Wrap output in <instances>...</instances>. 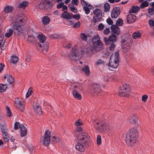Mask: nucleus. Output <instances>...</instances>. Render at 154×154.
<instances>
[{
    "instance_id": "nucleus-48",
    "label": "nucleus",
    "mask_w": 154,
    "mask_h": 154,
    "mask_svg": "<svg viewBox=\"0 0 154 154\" xmlns=\"http://www.w3.org/2000/svg\"><path fill=\"white\" fill-rule=\"evenodd\" d=\"M6 109L7 116L8 117H10L11 116V113L9 108L7 107H6Z\"/></svg>"
},
{
    "instance_id": "nucleus-21",
    "label": "nucleus",
    "mask_w": 154,
    "mask_h": 154,
    "mask_svg": "<svg viewBox=\"0 0 154 154\" xmlns=\"http://www.w3.org/2000/svg\"><path fill=\"white\" fill-rule=\"evenodd\" d=\"M93 92L97 94H99L101 91L99 85L98 84H94L93 85Z\"/></svg>"
},
{
    "instance_id": "nucleus-36",
    "label": "nucleus",
    "mask_w": 154,
    "mask_h": 154,
    "mask_svg": "<svg viewBox=\"0 0 154 154\" xmlns=\"http://www.w3.org/2000/svg\"><path fill=\"white\" fill-rule=\"evenodd\" d=\"M94 127L97 129H100L101 127V125L97 121H94L93 123Z\"/></svg>"
},
{
    "instance_id": "nucleus-22",
    "label": "nucleus",
    "mask_w": 154,
    "mask_h": 154,
    "mask_svg": "<svg viewBox=\"0 0 154 154\" xmlns=\"http://www.w3.org/2000/svg\"><path fill=\"white\" fill-rule=\"evenodd\" d=\"M34 110L38 115H40L42 114V108L39 105L34 106Z\"/></svg>"
},
{
    "instance_id": "nucleus-60",
    "label": "nucleus",
    "mask_w": 154,
    "mask_h": 154,
    "mask_svg": "<svg viewBox=\"0 0 154 154\" xmlns=\"http://www.w3.org/2000/svg\"><path fill=\"white\" fill-rule=\"evenodd\" d=\"M148 98V96L147 95H144L142 96V100L143 101L145 102L146 101Z\"/></svg>"
},
{
    "instance_id": "nucleus-28",
    "label": "nucleus",
    "mask_w": 154,
    "mask_h": 154,
    "mask_svg": "<svg viewBox=\"0 0 154 154\" xmlns=\"http://www.w3.org/2000/svg\"><path fill=\"white\" fill-rule=\"evenodd\" d=\"M50 21L49 17L47 16L44 17L42 19V21L43 24L45 25L48 24Z\"/></svg>"
},
{
    "instance_id": "nucleus-30",
    "label": "nucleus",
    "mask_w": 154,
    "mask_h": 154,
    "mask_svg": "<svg viewBox=\"0 0 154 154\" xmlns=\"http://www.w3.org/2000/svg\"><path fill=\"white\" fill-rule=\"evenodd\" d=\"M29 3L26 1H24L19 4L18 6L19 8H24L26 7L27 6Z\"/></svg>"
},
{
    "instance_id": "nucleus-31",
    "label": "nucleus",
    "mask_w": 154,
    "mask_h": 154,
    "mask_svg": "<svg viewBox=\"0 0 154 154\" xmlns=\"http://www.w3.org/2000/svg\"><path fill=\"white\" fill-rule=\"evenodd\" d=\"M141 34L138 32L136 31L132 35V37L134 39L139 38L141 36Z\"/></svg>"
},
{
    "instance_id": "nucleus-20",
    "label": "nucleus",
    "mask_w": 154,
    "mask_h": 154,
    "mask_svg": "<svg viewBox=\"0 0 154 154\" xmlns=\"http://www.w3.org/2000/svg\"><path fill=\"white\" fill-rule=\"evenodd\" d=\"M4 78L5 79H6L7 81L10 84L12 83L14 81L13 78L10 75H5Z\"/></svg>"
},
{
    "instance_id": "nucleus-1",
    "label": "nucleus",
    "mask_w": 154,
    "mask_h": 154,
    "mask_svg": "<svg viewBox=\"0 0 154 154\" xmlns=\"http://www.w3.org/2000/svg\"><path fill=\"white\" fill-rule=\"evenodd\" d=\"M138 136L137 129L134 128L129 130L126 134L125 141L128 144H134L137 143V138Z\"/></svg>"
},
{
    "instance_id": "nucleus-64",
    "label": "nucleus",
    "mask_w": 154,
    "mask_h": 154,
    "mask_svg": "<svg viewBox=\"0 0 154 154\" xmlns=\"http://www.w3.org/2000/svg\"><path fill=\"white\" fill-rule=\"evenodd\" d=\"M64 5V3L63 2L58 3L57 5V8L60 9Z\"/></svg>"
},
{
    "instance_id": "nucleus-19",
    "label": "nucleus",
    "mask_w": 154,
    "mask_h": 154,
    "mask_svg": "<svg viewBox=\"0 0 154 154\" xmlns=\"http://www.w3.org/2000/svg\"><path fill=\"white\" fill-rule=\"evenodd\" d=\"M129 123L135 124L137 121V118L134 115H131L128 119Z\"/></svg>"
},
{
    "instance_id": "nucleus-49",
    "label": "nucleus",
    "mask_w": 154,
    "mask_h": 154,
    "mask_svg": "<svg viewBox=\"0 0 154 154\" xmlns=\"http://www.w3.org/2000/svg\"><path fill=\"white\" fill-rule=\"evenodd\" d=\"M75 124L77 126H80L82 125V122L80 119H78L75 122Z\"/></svg>"
},
{
    "instance_id": "nucleus-4",
    "label": "nucleus",
    "mask_w": 154,
    "mask_h": 154,
    "mask_svg": "<svg viewBox=\"0 0 154 154\" xmlns=\"http://www.w3.org/2000/svg\"><path fill=\"white\" fill-rule=\"evenodd\" d=\"M85 51V50L83 48H78L75 46L72 48V50L71 54L69 55L71 60H74L75 58L77 57H81V55Z\"/></svg>"
},
{
    "instance_id": "nucleus-42",
    "label": "nucleus",
    "mask_w": 154,
    "mask_h": 154,
    "mask_svg": "<svg viewBox=\"0 0 154 154\" xmlns=\"http://www.w3.org/2000/svg\"><path fill=\"white\" fill-rule=\"evenodd\" d=\"M110 46L109 47V49L111 51H113L115 48L116 47V45L114 43L111 42L109 43Z\"/></svg>"
},
{
    "instance_id": "nucleus-41",
    "label": "nucleus",
    "mask_w": 154,
    "mask_h": 154,
    "mask_svg": "<svg viewBox=\"0 0 154 154\" xmlns=\"http://www.w3.org/2000/svg\"><path fill=\"white\" fill-rule=\"evenodd\" d=\"M2 135L4 140L6 142H8L9 140V137L8 133L2 134Z\"/></svg>"
},
{
    "instance_id": "nucleus-33",
    "label": "nucleus",
    "mask_w": 154,
    "mask_h": 154,
    "mask_svg": "<svg viewBox=\"0 0 154 154\" xmlns=\"http://www.w3.org/2000/svg\"><path fill=\"white\" fill-rule=\"evenodd\" d=\"M50 138L44 137L43 140H42L41 142L44 144H49L50 141Z\"/></svg>"
},
{
    "instance_id": "nucleus-35",
    "label": "nucleus",
    "mask_w": 154,
    "mask_h": 154,
    "mask_svg": "<svg viewBox=\"0 0 154 154\" xmlns=\"http://www.w3.org/2000/svg\"><path fill=\"white\" fill-rule=\"evenodd\" d=\"M62 17L64 19H69L71 18V16L66 11H64L62 14Z\"/></svg>"
},
{
    "instance_id": "nucleus-32",
    "label": "nucleus",
    "mask_w": 154,
    "mask_h": 154,
    "mask_svg": "<svg viewBox=\"0 0 154 154\" xmlns=\"http://www.w3.org/2000/svg\"><path fill=\"white\" fill-rule=\"evenodd\" d=\"M92 6L90 5H88L87 6H84L83 9L86 14H89L90 12V9L91 8Z\"/></svg>"
},
{
    "instance_id": "nucleus-53",
    "label": "nucleus",
    "mask_w": 154,
    "mask_h": 154,
    "mask_svg": "<svg viewBox=\"0 0 154 154\" xmlns=\"http://www.w3.org/2000/svg\"><path fill=\"white\" fill-rule=\"evenodd\" d=\"M32 93V89L29 88L26 94V97H29Z\"/></svg>"
},
{
    "instance_id": "nucleus-39",
    "label": "nucleus",
    "mask_w": 154,
    "mask_h": 154,
    "mask_svg": "<svg viewBox=\"0 0 154 154\" xmlns=\"http://www.w3.org/2000/svg\"><path fill=\"white\" fill-rule=\"evenodd\" d=\"M18 58L15 56H12L11 58V60L13 63H16L18 61Z\"/></svg>"
},
{
    "instance_id": "nucleus-17",
    "label": "nucleus",
    "mask_w": 154,
    "mask_h": 154,
    "mask_svg": "<svg viewBox=\"0 0 154 154\" xmlns=\"http://www.w3.org/2000/svg\"><path fill=\"white\" fill-rule=\"evenodd\" d=\"M14 10V7L8 5L3 8V11L6 13H11Z\"/></svg>"
},
{
    "instance_id": "nucleus-5",
    "label": "nucleus",
    "mask_w": 154,
    "mask_h": 154,
    "mask_svg": "<svg viewBox=\"0 0 154 154\" xmlns=\"http://www.w3.org/2000/svg\"><path fill=\"white\" fill-rule=\"evenodd\" d=\"M122 44H123V48L127 51L130 48V46L132 44V37L129 34H126L123 35L122 38Z\"/></svg>"
},
{
    "instance_id": "nucleus-58",
    "label": "nucleus",
    "mask_w": 154,
    "mask_h": 154,
    "mask_svg": "<svg viewBox=\"0 0 154 154\" xmlns=\"http://www.w3.org/2000/svg\"><path fill=\"white\" fill-rule=\"evenodd\" d=\"M106 22L109 25H112L113 23L112 20L110 18H108L107 19Z\"/></svg>"
},
{
    "instance_id": "nucleus-54",
    "label": "nucleus",
    "mask_w": 154,
    "mask_h": 154,
    "mask_svg": "<svg viewBox=\"0 0 154 154\" xmlns=\"http://www.w3.org/2000/svg\"><path fill=\"white\" fill-rule=\"evenodd\" d=\"M97 144H100L101 143V137L100 135L97 136Z\"/></svg>"
},
{
    "instance_id": "nucleus-40",
    "label": "nucleus",
    "mask_w": 154,
    "mask_h": 154,
    "mask_svg": "<svg viewBox=\"0 0 154 154\" xmlns=\"http://www.w3.org/2000/svg\"><path fill=\"white\" fill-rule=\"evenodd\" d=\"M1 129L2 134L7 133V129L5 125H2L1 126Z\"/></svg>"
},
{
    "instance_id": "nucleus-23",
    "label": "nucleus",
    "mask_w": 154,
    "mask_h": 154,
    "mask_svg": "<svg viewBox=\"0 0 154 154\" xmlns=\"http://www.w3.org/2000/svg\"><path fill=\"white\" fill-rule=\"evenodd\" d=\"M38 40L40 43H43L46 40V37L43 34H40L38 36Z\"/></svg>"
},
{
    "instance_id": "nucleus-59",
    "label": "nucleus",
    "mask_w": 154,
    "mask_h": 154,
    "mask_svg": "<svg viewBox=\"0 0 154 154\" xmlns=\"http://www.w3.org/2000/svg\"><path fill=\"white\" fill-rule=\"evenodd\" d=\"M72 17L75 19L78 20L80 18V16L79 14H75L72 15Z\"/></svg>"
},
{
    "instance_id": "nucleus-6",
    "label": "nucleus",
    "mask_w": 154,
    "mask_h": 154,
    "mask_svg": "<svg viewBox=\"0 0 154 154\" xmlns=\"http://www.w3.org/2000/svg\"><path fill=\"white\" fill-rule=\"evenodd\" d=\"M129 85L126 84H123L120 87L119 94L122 96L127 97L130 94Z\"/></svg>"
},
{
    "instance_id": "nucleus-51",
    "label": "nucleus",
    "mask_w": 154,
    "mask_h": 154,
    "mask_svg": "<svg viewBox=\"0 0 154 154\" xmlns=\"http://www.w3.org/2000/svg\"><path fill=\"white\" fill-rule=\"evenodd\" d=\"M148 12L151 15L154 14V8H151L148 9Z\"/></svg>"
},
{
    "instance_id": "nucleus-3",
    "label": "nucleus",
    "mask_w": 154,
    "mask_h": 154,
    "mask_svg": "<svg viewBox=\"0 0 154 154\" xmlns=\"http://www.w3.org/2000/svg\"><path fill=\"white\" fill-rule=\"evenodd\" d=\"M90 137L85 132L78 134L76 141L78 144H89L90 143Z\"/></svg>"
},
{
    "instance_id": "nucleus-34",
    "label": "nucleus",
    "mask_w": 154,
    "mask_h": 154,
    "mask_svg": "<svg viewBox=\"0 0 154 154\" xmlns=\"http://www.w3.org/2000/svg\"><path fill=\"white\" fill-rule=\"evenodd\" d=\"M82 71L85 72L87 75H88L90 74L89 69L87 66H85L82 69Z\"/></svg>"
},
{
    "instance_id": "nucleus-16",
    "label": "nucleus",
    "mask_w": 154,
    "mask_h": 154,
    "mask_svg": "<svg viewBox=\"0 0 154 154\" xmlns=\"http://www.w3.org/2000/svg\"><path fill=\"white\" fill-rule=\"evenodd\" d=\"M119 53L118 52H114L111 55L110 60H112V61L116 60L119 62Z\"/></svg>"
},
{
    "instance_id": "nucleus-9",
    "label": "nucleus",
    "mask_w": 154,
    "mask_h": 154,
    "mask_svg": "<svg viewBox=\"0 0 154 154\" xmlns=\"http://www.w3.org/2000/svg\"><path fill=\"white\" fill-rule=\"evenodd\" d=\"M92 42L94 47L102 46V43L98 35H96L92 39Z\"/></svg>"
},
{
    "instance_id": "nucleus-43",
    "label": "nucleus",
    "mask_w": 154,
    "mask_h": 154,
    "mask_svg": "<svg viewBox=\"0 0 154 154\" xmlns=\"http://www.w3.org/2000/svg\"><path fill=\"white\" fill-rule=\"evenodd\" d=\"M70 10L72 12L76 13L77 11V9L73 5H71L69 7Z\"/></svg>"
},
{
    "instance_id": "nucleus-15",
    "label": "nucleus",
    "mask_w": 154,
    "mask_h": 154,
    "mask_svg": "<svg viewBox=\"0 0 154 154\" xmlns=\"http://www.w3.org/2000/svg\"><path fill=\"white\" fill-rule=\"evenodd\" d=\"M15 103L17 104L16 108L18 110L21 111H23L24 110V105L23 102L18 100L16 101Z\"/></svg>"
},
{
    "instance_id": "nucleus-44",
    "label": "nucleus",
    "mask_w": 154,
    "mask_h": 154,
    "mask_svg": "<svg viewBox=\"0 0 154 154\" xmlns=\"http://www.w3.org/2000/svg\"><path fill=\"white\" fill-rule=\"evenodd\" d=\"M149 5L148 3L145 1L142 2L140 5V7L141 8H144L145 7H147Z\"/></svg>"
},
{
    "instance_id": "nucleus-63",
    "label": "nucleus",
    "mask_w": 154,
    "mask_h": 154,
    "mask_svg": "<svg viewBox=\"0 0 154 154\" xmlns=\"http://www.w3.org/2000/svg\"><path fill=\"white\" fill-rule=\"evenodd\" d=\"M109 29L107 28L104 30L103 33L105 35H107L109 33Z\"/></svg>"
},
{
    "instance_id": "nucleus-25",
    "label": "nucleus",
    "mask_w": 154,
    "mask_h": 154,
    "mask_svg": "<svg viewBox=\"0 0 154 154\" xmlns=\"http://www.w3.org/2000/svg\"><path fill=\"white\" fill-rule=\"evenodd\" d=\"M140 10L139 7L136 6H134L132 7L131 8L129 12L130 13H137L138 11Z\"/></svg>"
},
{
    "instance_id": "nucleus-45",
    "label": "nucleus",
    "mask_w": 154,
    "mask_h": 154,
    "mask_svg": "<svg viewBox=\"0 0 154 154\" xmlns=\"http://www.w3.org/2000/svg\"><path fill=\"white\" fill-rule=\"evenodd\" d=\"M53 139L52 140L55 143H57L60 141V138L56 136H53Z\"/></svg>"
},
{
    "instance_id": "nucleus-14",
    "label": "nucleus",
    "mask_w": 154,
    "mask_h": 154,
    "mask_svg": "<svg viewBox=\"0 0 154 154\" xmlns=\"http://www.w3.org/2000/svg\"><path fill=\"white\" fill-rule=\"evenodd\" d=\"M119 62L117 61H112V60H110L108 64V66H109L114 68L116 69L119 66Z\"/></svg>"
},
{
    "instance_id": "nucleus-46",
    "label": "nucleus",
    "mask_w": 154,
    "mask_h": 154,
    "mask_svg": "<svg viewBox=\"0 0 154 154\" xmlns=\"http://www.w3.org/2000/svg\"><path fill=\"white\" fill-rule=\"evenodd\" d=\"M87 35L84 33H82L81 34L80 38L83 40L86 41L87 40Z\"/></svg>"
},
{
    "instance_id": "nucleus-52",
    "label": "nucleus",
    "mask_w": 154,
    "mask_h": 154,
    "mask_svg": "<svg viewBox=\"0 0 154 154\" xmlns=\"http://www.w3.org/2000/svg\"><path fill=\"white\" fill-rule=\"evenodd\" d=\"M35 40L34 37L31 35L29 36L27 40L30 42H32Z\"/></svg>"
},
{
    "instance_id": "nucleus-27",
    "label": "nucleus",
    "mask_w": 154,
    "mask_h": 154,
    "mask_svg": "<svg viewBox=\"0 0 154 154\" xmlns=\"http://www.w3.org/2000/svg\"><path fill=\"white\" fill-rule=\"evenodd\" d=\"M39 47L42 48V51H45L47 52L49 48V44L48 43H45V44L39 45Z\"/></svg>"
},
{
    "instance_id": "nucleus-57",
    "label": "nucleus",
    "mask_w": 154,
    "mask_h": 154,
    "mask_svg": "<svg viewBox=\"0 0 154 154\" xmlns=\"http://www.w3.org/2000/svg\"><path fill=\"white\" fill-rule=\"evenodd\" d=\"M104 28V26L102 23H100L98 26V29L100 30H102Z\"/></svg>"
},
{
    "instance_id": "nucleus-18",
    "label": "nucleus",
    "mask_w": 154,
    "mask_h": 154,
    "mask_svg": "<svg viewBox=\"0 0 154 154\" xmlns=\"http://www.w3.org/2000/svg\"><path fill=\"white\" fill-rule=\"evenodd\" d=\"M100 130L104 132H108L109 130V128L107 124H103L101 125V127Z\"/></svg>"
},
{
    "instance_id": "nucleus-61",
    "label": "nucleus",
    "mask_w": 154,
    "mask_h": 154,
    "mask_svg": "<svg viewBox=\"0 0 154 154\" xmlns=\"http://www.w3.org/2000/svg\"><path fill=\"white\" fill-rule=\"evenodd\" d=\"M81 3L82 5V6L84 7V6H87L88 5V4L84 0H82L81 1Z\"/></svg>"
},
{
    "instance_id": "nucleus-24",
    "label": "nucleus",
    "mask_w": 154,
    "mask_h": 154,
    "mask_svg": "<svg viewBox=\"0 0 154 154\" xmlns=\"http://www.w3.org/2000/svg\"><path fill=\"white\" fill-rule=\"evenodd\" d=\"M13 30L11 28H9L7 30V32L5 33V36L8 38L11 36L13 34Z\"/></svg>"
},
{
    "instance_id": "nucleus-50",
    "label": "nucleus",
    "mask_w": 154,
    "mask_h": 154,
    "mask_svg": "<svg viewBox=\"0 0 154 154\" xmlns=\"http://www.w3.org/2000/svg\"><path fill=\"white\" fill-rule=\"evenodd\" d=\"M44 137L51 138V132L48 130L46 131L45 133Z\"/></svg>"
},
{
    "instance_id": "nucleus-26",
    "label": "nucleus",
    "mask_w": 154,
    "mask_h": 154,
    "mask_svg": "<svg viewBox=\"0 0 154 154\" xmlns=\"http://www.w3.org/2000/svg\"><path fill=\"white\" fill-rule=\"evenodd\" d=\"M72 94L73 96L77 100H80L82 98L81 95L77 92V90L74 89L73 91Z\"/></svg>"
},
{
    "instance_id": "nucleus-38",
    "label": "nucleus",
    "mask_w": 154,
    "mask_h": 154,
    "mask_svg": "<svg viewBox=\"0 0 154 154\" xmlns=\"http://www.w3.org/2000/svg\"><path fill=\"white\" fill-rule=\"evenodd\" d=\"M7 88V86L6 85L2 84H0V92H3L5 91Z\"/></svg>"
},
{
    "instance_id": "nucleus-55",
    "label": "nucleus",
    "mask_w": 154,
    "mask_h": 154,
    "mask_svg": "<svg viewBox=\"0 0 154 154\" xmlns=\"http://www.w3.org/2000/svg\"><path fill=\"white\" fill-rule=\"evenodd\" d=\"M149 25L151 26H154V21L152 20H149L148 22Z\"/></svg>"
},
{
    "instance_id": "nucleus-11",
    "label": "nucleus",
    "mask_w": 154,
    "mask_h": 154,
    "mask_svg": "<svg viewBox=\"0 0 154 154\" xmlns=\"http://www.w3.org/2000/svg\"><path fill=\"white\" fill-rule=\"evenodd\" d=\"M120 14V9L119 7H115L112 11L111 16L112 18H117Z\"/></svg>"
},
{
    "instance_id": "nucleus-47",
    "label": "nucleus",
    "mask_w": 154,
    "mask_h": 154,
    "mask_svg": "<svg viewBox=\"0 0 154 154\" xmlns=\"http://www.w3.org/2000/svg\"><path fill=\"white\" fill-rule=\"evenodd\" d=\"M116 24L117 26H122L123 24L122 20L121 18L119 19L116 21Z\"/></svg>"
},
{
    "instance_id": "nucleus-37",
    "label": "nucleus",
    "mask_w": 154,
    "mask_h": 154,
    "mask_svg": "<svg viewBox=\"0 0 154 154\" xmlns=\"http://www.w3.org/2000/svg\"><path fill=\"white\" fill-rule=\"evenodd\" d=\"M104 11L106 12L109 11L110 10V6L108 3H106L104 5Z\"/></svg>"
},
{
    "instance_id": "nucleus-7",
    "label": "nucleus",
    "mask_w": 154,
    "mask_h": 154,
    "mask_svg": "<svg viewBox=\"0 0 154 154\" xmlns=\"http://www.w3.org/2000/svg\"><path fill=\"white\" fill-rule=\"evenodd\" d=\"M20 128L21 130V136L23 137L25 136L27 133L26 129V127L23 125H20L19 122H16L14 124V129L17 130Z\"/></svg>"
},
{
    "instance_id": "nucleus-56",
    "label": "nucleus",
    "mask_w": 154,
    "mask_h": 154,
    "mask_svg": "<svg viewBox=\"0 0 154 154\" xmlns=\"http://www.w3.org/2000/svg\"><path fill=\"white\" fill-rule=\"evenodd\" d=\"M71 3L73 5L76 6L78 5L79 2L78 0H72L71 1Z\"/></svg>"
},
{
    "instance_id": "nucleus-62",
    "label": "nucleus",
    "mask_w": 154,
    "mask_h": 154,
    "mask_svg": "<svg viewBox=\"0 0 154 154\" xmlns=\"http://www.w3.org/2000/svg\"><path fill=\"white\" fill-rule=\"evenodd\" d=\"M25 147L29 149L30 151L32 150L33 146L32 145H25Z\"/></svg>"
},
{
    "instance_id": "nucleus-29",
    "label": "nucleus",
    "mask_w": 154,
    "mask_h": 154,
    "mask_svg": "<svg viewBox=\"0 0 154 154\" xmlns=\"http://www.w3.org/2000/svg\"><path fill=\"white\" fill-rule=\"evenodd\" d=\"M75 147L80 152H84L85 150V147L83 145H76Z\"/></svg>"
},
{
    "instance_id": "nucleus-10",
    "label": "nucleus",
    "mask_w": 154,
    "mask_h": 154,
    "mask_svg": "<svg viewBox=\"0 0 154 154\" xmlns=\"http://www.w3.org/2000/svg\"><path fill=\"white\" fill-rule=\"evenodd\" d=\"M112 35L118 36L120 31L118 27L115 25H112L111 27Z\"/></svg>"
},
{
    "instance_id": "nucleus-8",
    "label": "nucleus",
    "mask_w": 154,
    "mask_h": 154,
    "mask_svg": "<svg viewBox=\"0 0 154 154\" xmlns=\"http://www.w3.org/2000/svg\"><path fill=\"white\" fill-rule=\"evenodd\" d=\"M94 16L93 17V20L96 22L99 21L102 17V12L101 10L97 9L94 11Z\"/></svg>"
},
{
    "instance_id": "nucleus-12",
    "label": "nucleus",
    "mask_w": 154,
    "mask_h": 154,
    "mask_svg": "<svg viewBox=\"0 0 154 154\" xmlns=\"http://www.w3.org/2000/svg\"><path fill=\"white\" fill-rule=\"evenodd\" d=\"M117 36L114 35H112L110 36L109 38V39H108L106 38H104V41L105 42V43L106 45H107L108 44H109V42H115L117 39L116 37Z\"/></svg>"
},
{
    "instance_id": "nucleus-2",
    "label": "nucleus",
    "mask_w": 154,
    "mask_h": 154,
    "mask_svg": "<svg viewBox=\"0 0 154 154\" xmlns=\"http://www.w3.org/2000/svg\"><path fill=\"white\" fill-rule=\"evenodd\" d=\"M26 19L25 17L18 16L15 17V21L13 24L12 28L16 30L18 34L21 33L22 29L21 26L26 23Z\"/></svg>"
},
{
    "instance_id": "nucleus-13",
    "label": "nucleus",
    "mask_w": 154,
    "mask_h": 154,
    "mask_svg": "<svg viewBox=\"0 0 154 154\" xmlns=\"http://www.w3.org/2000/svg\"><path fill=\"white\" fill-rule=\"evenodd\" d=\"M136 19V17L134 15L130 14L127 16V22L129 23L134 22Z\"/></svg>"
}]
</instances>
